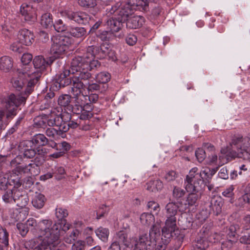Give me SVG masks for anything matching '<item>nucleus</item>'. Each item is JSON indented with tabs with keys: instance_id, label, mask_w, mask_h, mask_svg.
I'll use <instances>...</instances> for the list:
<instances>
[{
	"instance_id": "obj_41",
	"label": "nucleus",
	"mask_w": 250,
	"mask_h": 250,
	"mask_svg": "<svg viewBox=\"0 0 250 250\" xmlns=\"http://www.w3.org/2000/svg\"><path fill=\"white\" fill-rule=\"evenodd\" d=\"M40 77L41 74H38L37 76L31 79L28 81L27 87L24 91L25 95H27L28 97L29 95L32 92L34 86L39 83Z\"/></svg>"
},
{
	"instance_id": "obj_49",
	"label": "nucleus",
	"mask_w": 250,
	"mask_h": 250,
	"mask_svg": "<svg viewBox=\"0 0 250 250\" xmlns=\"http://www.w3.org/2000/svg\"><path fill=\"white\" fill-rule=\"evenodd\" d=\"M79 234L80 231L77 229H74L70 233L66 234L64 240L68 244H71L78 238Z\"/></svg>"
},
{
	"instance_id": "obj_3",
	"label": "nucleus",
	"mask_w": 250,
	"mask_h": 250,
	"mask_svg": "<svg viewBox=\"0 0 250 250\" xmlns=\"http://www.w3.org/2000/svg\"><path fill=\"white\" fill-rule=\"evenodd\" d=\"M141 0H127L125 4L122 5L118 2L111 7L106 8V11L116 18L125 22L127 19L131 16L134 10L146 12L147 6L142 5Z\"/></svg>"
},
{
	"instance_id": "obj_15",
	"label": "nucleus",
	"mask_w": 250,
	"mask_h": 250,
	"mask_svg": "<svg viewBox=\"0 0 250 250\" xmlns=\"http://www.w3.org/2000/svg\"><path fill=\"white\" fill-rule=\"evenodd\" d=\"M165 226L162 229V239L166 240V243L168 239H170L172 233L174 232L176 228V217L167 216Z\"/></svg>"
},
{
	"instance_id": "obj_6",
	"label": "nucleus",
	"mask_w": 250,
	"mask_h": 250,
	"mask_svg": "<svg viewBox=\"0 0 250 250\" xmlns=\"http://www.w3.org/2000/svg\"><path fill=\"white\" fill-rule=\"evenodd\" d=\"M2 201L6 204H14L20 208L25 207L28 203L29 198L27 193L20 189L11 190L9 189L8 192L1 193Z\"/></svg>"
},
{
	"instance_id": "obj_45",
	"label": "nucleus",
	"mask_w": 250,
	"mask_h": 250,
	"mask_svg": "<svg viewBox=\"0 0 250 250\" xmlns=\"http://www.w3.org/2000/svg\"><path fill=\"white\" fill-rule=\"evenodd\" d=\"M96 35L102 41H109L114 37V34L110 31L99 30Z\"/></svg>"
},
{
	"instance_id": "obj_28",
	"label": "nucleus",
	"mask_w": 250,
	"mask_h": 250,
	"mask_svg": "<svg viewBox=\"0 0 250 250\" xmlns=\"http://www.w3.org/2000/svg\"><path fill=\"white\" fill-rule=\"evenodd\" d=\"M123 23H124L123 21L116 18L114 16L108 19L106 22L108 28L113 34L114 32H117L121 29Z\"/></svg>"
},
{
	"instance_id": "obj_33",
	"label": "nucleus",
	"mask_w": 250,
	"mask_h": 250,
	"mask_svg": "<svg viewBox=\"0 0 250 250\" xmlns=\"http://www.w3.org/2000/svg\"><path fill=\"white\" fill-rule=\"evenodd\" d=\"M180 207L181 206L175 201H172L167 204L165 207L166 216L175 217L178 210H180Z\"/></svg>"
},
{
	"instance_id": "obj_25",
	"label": "nucleus",
	"mask_w": 250,
	"mask_h": 250,
	"mask_svg": "<svg viewBox=\"0 0 250 250\" xmlns=\"http://www.w3.org/2000/svg\"><path fill=\"white\" fill-rule=\"evenodd\" d=\"M26 75L28 74L26 73H20L17 77H14L11 79V83L16 90L20 91L26 83L27 80L25 79Z\"/></svg>"
},
{
	"instance_id": "obj_26",
	"label": "nucleus",
	"mask_w": 250,
	"mask_h": 250,
	"mask_svg": "<svg viewBox=\"0 0 250 250\" xmlns=\"http://www.w3.org/2000/svg\"><path fill=\"white\" fill-rule=\"evenodd\" d=\"M72 97L68 94H62L59 96L58 99V103L61 106L66 108V109L71 110L74 113L79 114L75 111V108H72V106L70 104Z\"/></svg>"
},
{
	"instance_id": "obj_58",
	"label": "nucleus",
	"mask_w": 250,
	"mask_h": 250,
	"mask_svg": "<svg viewBox=\"0 0 250 250\" xmlns=\"http://www.w3.org/2000/svg\"><path fill=\"white\" fill-rule=\"evenodd\" d=\"M80 111L81 112V114L80 116V119L81 120H87L92 118L93 116V114L92 112V111H90L89 110H83L82 109L83 106H80Z\"/></svg>"
},
{
	"instance_id": "obj_32",
	"label": "nucleus",
	"mask_w": 250,
	"mask_h": 250,
	"mask_svg": "<svg viewBox=\"0 0 250 250\" xmlns=\"http://www.w3.org/2000/svg\"><path fill=\"white\" fill-rule=\"evenodd\" d=\"M30 141L36 147L45 146L48 143V139L44 134L41 133L34 135Z\"/></svg>"
},
{
	"instance_id": "obj_29",
	"label": "nucleus",
	"mask_w": 250,
	"mask_h": 250,
	"mask_svg": "<svg viewBox=\"0 0 250 250\" xmlns=\"http://www.w3.org/2000/svg\"><path fill=\"white\" fill-rule=\"evenodd\" d=\"M246 220L249 221V223L244 229L242 235L239 238V242L246 246H250V216L246 217Z\"/></svg>"
},
{
	"instance_id": "obj_19",
	"label": "nucleus",
	"mask_w": 250,
	"mask_h": 250,
	"mask_svg": "<svg viewBox=\"0 0 250 250\" xmlns=\"http://www.w3.org/2000/svg\"><path fill=\"white\" fill-rule=\"evenodd\" d=\"M53 57L45 58L43 56L39 55L36 56L33 60V63L36 69H40L41 72L44 70L48 66L52 64L54 62Z\"/></svg>"
},
{
	"instance_id": "obj_47",
	"label": "nucleus",
	"mask_w": 250,
	"mask_h": 250,
	"mask_svg": "<svg viewBox=\"0 0 250 250\" xmlns=\"http://www.w3.org/2000/svg\"><path fill=\"white\" fill-rule=\"evenodd\" d=\"M155 218L154 215L149 213H143L140 216V221L144 225L149 226L154 222Z\"/></svg>"
},
{
	"instance_id": "obj_7",
	"label": "nucleus",
	"mask_w": 250,
	"mask_h": 250,
	"mask_svg": "<svg viewBox=\"0 0 250 250\" xmlns=\"http://www.w3.org/2000/svg\"><path fill=\"white\" fill-rule=\"evenodd\" d=\"M27 96L24 93L18 95L10 94L5 100L6 118L11 119L17 114L18 107L20 105L25 104Z\"/></svg>"
},
{
	"instance_id": "obj_63",
	"label": "nucleus",
	"mask_w": 250,
	"mask_h": 250,
	"mask_svg": "<svg viewBox=\"0 0 250 250\" xmlns=\"http://www.w3.org/2000/svg\"><path fill=\"white\" fill-rule=\"evenodd\" d=\"M235 241L234 240L227 239L222 243L221 249L222 250H229L233 246Z\"/></svg>"
},
{
	"instance_id": "obj_53",
	"label": "nucleus",
	"mask_w": 250,
	"mask_h": 250,
	"mask_svg": "<svg viewBox=\"0 0 250 250\" xmlns=\"http://www.w3.org/2000/svg\"><path fill=\"white\" fill-rule=\"evenodd\" d=\"M68 215V211L67 209L65 208H58L56 209V217L59 221L61 220L62 221V222L66 221V220L64 218H66Z\"/></svg>"
},
{
	"instance_id": "obj_21",
	"label": "nucleus",
	"mask_w": 250,
	"mask_h": 250,
	"mask_svg": "<svg viewBox=\"0 0 250 250\" xmlns=\"http://www.w3.org/2000/svg\"><path fill=\"white\" fill-rule=\"evenodd\" d=\"M34 37L33 32L25 28L20 29L18 35L20 42L26 46H30L33 43Z\"/></svg>"
},
{
	"instance_id": "obj_62",
	"label": "nucleus",
	"mask_w": 250,
	"mask_h": 250,
	"mask_svg": "<svg viewBox=\"0 0 250 250\" xmlns=\"http://www.w3.org/2000/svg\"><path fill=\"white\" fill-rule=\"evenodd\" d=\"M195 154L198 161L200 163L202 162L206 156L205 151L201 148H198L195 151Z\"/></svg>"
},
{
	"instance_id": "obj_18",
	"label": "nucleus",
	"mask_w": 250,
	"mask_h": 250,
	"mask_svg": "<svg viewBox=\"0 0 250 250\" xmlns=\"http://www.w3.org/2000/svg\"><path fill=\"white\" fill-rule=\"evenodd\" d=\"M25 223L29 231H30L34 235L37 236L39 235L42 230L40 227L41 223H42V226H44L45 224L47 225V223H49V222H48V220H42L37 223L35 219L30 218Z\"/></svg>"
},
{
	"instance_id": "obj_55",
	"label": "nucleus",
	"mask_w": 250,
	"mask_h": 250,
	"mask_svg": "<svg viewBox=\"0 0 250 250\" xmlns=\"http://www.w3.org/2000/svg\"><path fill=\"white\" fill-rule=\"evenodd\" d=\"M53 27L58 32H63L67 29V26L61 19L56 21V22L54 23Z\"/></svg>"
},
{
	"instance_id": "obj_11",
	"label": "nucleus",
	"mask_w": 250,
	"mask_h": 250,
	"mask_svg": "<svg viewBox=\"0 0 250 250\" xmlns=\"http://www.w3.org/2000/svg\"><path fill=\"white\" fill-rule=\"evenodd\" d=\"M157 240L150 237L147 233L140 235L138 239H136L132 250H151L156 245Z\"/></svg>"
},
{
	"instance_id": "obj_39",
	"label": "nucleus",
	"mask_w": 250,
	"mask_h": 250,
	"mask_svg": "<svg viewBox=\"0 0 250 250\" xmlns=\"http://www.w3.org/2000/svg\"><path fill=\"white\" fill-rule=\"evenodd\" d=\"M41 25L46 28H51L54 25L53 16L50 13H45L41 17Z\"/></svg>"
},
{
	"instance_id": "obj_12",
	"label": "nucleus",
	"mask_w": 250,
	"mask_h": 250,
	"mask_svg": "<svg viewBox=\"0 0 250 250\" xmlns=\"http://www.w3.org/2000/svg\"><path fill=\"white\" fill-rule=\"evenodd\" d=\"M245 147L244 146L243 148H239V149H236L235 147L229 145L222 148L221 150V153L225 156L228 161H231L236 158L244 159V157H248L247 154L246 153V149L244 148Z\"/></svg>"
},
{
	"instance_id": "obj_44",
	"label": "nucleus",
	"mask_w": 250,
	"mask_h": 250,
	"mask_svg": "<svg viewBox=\"0 0 250 250\" xmlns=\"http://www.w3.org/2000/svg\"><path fill=\"white\" fill-rule=\"evenodd\" d=\"M55 96V93L50 90L49 92L47 93L44 97L43 102L45 106L43 107L42 105H41L42 109L48 108L49 107L53 105L54 102V98Z\"/></svg>"
},
{
	"instance_id": "obj_23",
	"label": "nucleus",
	"mask_w": 250,
	"mask_h": 250,
	"mask_svg": "<svg viewBox=\"0 0 250 250\" xmlns=\"http://www.w3.org/2000/svg\"><path fill=\"white\" fill-rule=\"evenodd\" d=\"M125 21L127 28L137 29L142 27L144 23V19L140 16H130Z\"/></svg>"
},
{
	"instance_id": "obj_24",
	"label": "nucleus",
	"mask_w": 250,
	"mask_h": 250,
	"mask_svg": "<svg viewBox=\"0 0 250 250\" xmlns=\"http://www.w3.org/2000/svg\"><path fill=\"white\" fill-rule=\"evenodd\" d=\"M33 7L30 4L22 3L20 8L22 15L24 16V20L27 21H34L36 18L33 14Z\"/></svg>"
},
{
	"instance_id": "obj_9",
	"label": "nucleus",
	"mask_w": 250,
	"mask_h": 250,
	"mask_svg": "<svg viewBox=\"0 0 250 250\" xmlns=\"http://www.w3.org/2000/svg\"><path fill=\"white\" fill-rule=\"evenodd\" d=\"M21 184L20 173H18L14 168L12 170L8 179L4 177L0 178V191L2 193L8 192L9 189L11 190L18 189Z\"/></svg>"
},
{
	"instance_id": "obj_10",
	"label": "nucleus",
	"mask_w": 250,
	"mask_h": 250,
	"mask_svg": "<svg viewBox=\"0 0 250 250\" xmlns=\"http://www.w3.org/2000/svg\"><path fill=\"white\" fill-rule=\"evenodd\" d=\"M48 125L49 126H58L59 136L62 138L66 137L65 133L69 129L67 121H66L63 113L51 116L50 119L48 120Z\"/></svg>"
},
{
	"instance_id": "obj_50",
	"label": "nucleus",
	"mask_w": 250,
	"mask_h": 250,
	"mask_svg": "<svg viewBox=\"0 0 250 250\" xmlns=\"http://www.w3.org/2000/svg\"><path fill=\"white\" fill-rule=\"evenodd\" d=\"M238 228L239 227L237 225H230L227 229V239L234 240L236 241L237 238L236 231Z\"/></svg>"
},
{
	"instance_id": "obj_1",
	"label": "nucleus",
	"mask_w": 250,
	"mask_h": 250,
	"mask_svg": "<svg viewBox=\"0 0 250 250\" xmlns=\"http://www.w3.org/2000/svg\"><path fill=\"white\" fill-rule=\"evenodd\" d=\"M78 60H72L69 69L63 68L57 73L53 80L51 88L58 91L61 88L70 85V92L76 100H78L86 88V85L80 79L78 70Z\"/></svg>"
},
{
	"instance_id": "obj_42",
	"label": "nucleus",
	"mask_w": 250,
	"mask_h": 250,
	"mask_svg": "<svg viewBox=\"0 0 250 250\" xmlns=\"http://www.w3.org/2000/svg\"><path fill=\"white\" fill-rule=\"evenodd\" d=\"M128 235L125 230H122L118 231L116 234L115 241L119 242L124 245L126 248H129V244L127 241Z\"/></svg>"
},
{
	"instance_id": "obj_16",
	"label": "nucleus",
	"mask_w": 250,
	"mask_h": 250,
	"mask_svg": "<svg viewBox=\"0 0 250 250\" xmlns=\"http://www.w3.org/2000/svg\"><path fill=\"white\" fill-rule=\"evenodd\" d=\"M64 15L69 20L82 24L88 23L90 19V16L83 12L65 11L64 12Z\"/></svg>"
},
{
	"instance_id": "obj_57",
	"label": "nucleus",
	"mask_w": 250,
	"mask_h": 250,
	"mask_svg": "<svg viewBox=\"0 0 250 250\" xmlns=\"http://www.w3.org/2000/svg\"><path fill=\"white\" fill-rule=\"evenodd\" d=\"M63 114L64 117L66 116V121H67V125L69 129H75L79 126V124L74 121L71 120V115L67 112H64Z\"/></svg>"
},
{
	"instance_id": "obj_31",
	"label": "nucleus",
	"mask_w": 250,
	"mask_h": 250,
	"mask_svg": "<svg viewBox=\"0 0 250 250\" xmlns=\"http://www.w3.org/2000/svg\"><path fill=\"white\" fill-rule=\"evenodd\" d=\"M13 66L12 59L9 56H3L0 59V69L5 72H9Z\"/></svg>"
},
{
	"instance_id": "obj_14",
	"label": "nucleus",
	"mask_w": 250,
	"mask_h": 250,
	"mask_svg": "<svg viewBox=\"0 0 250 250\" xmlns=\"http://www.w3.org/2000/svg\"><path fill=\"white\" fill-rule=\"evenodd\" d=\"M208 234L205 230H201L192 243V250H205L208 248L210 242L208 241Z\"/></svg>"
},
{
	"instance_id": "obj_48",
	"label": "nucleus",
	"mask_w": 250,
	"mask_h": 250,
	"mask_svg": "<svg viewBox=\"0 0 250 250\" xmlns=\"http://www.w3.org/2000/svg\"><path fill=\"white\" fill-rule=\"evenodd\" d=\"M110 74L107 72H102L97 75L96 81L100 83L106 84L110 81Z\"/></svg>"
},
{
	"instance_id": "obj_38",
	"label": "nucleus",
	"mask_w": 250,
	"mask_h": 250,
	"mask_svg": "<svg viewBox=\"0 0 250 250\" xmlns=\"http://www.w3.org/2000/svg\"><path fill=\"white\" fill-rule=\"evenodd\" d=\"M86 85V89L88 90L89 91L93 92V91H98L100 93H102L105 91L108 87V84H102V83H88V86L87 84H84Z\"/></svg>"
},
{
	"instance_id": "obj_64",
	"label": "nucleus",
	"mask_w": 250,
	"mask_h": 250,
	"mask_svg": "<svg viewBox=\"0 0 250 250\" xmlns=\"http://www.w3.org/2000/svg\"><path fill=\"white\" fill-rule=\"evenodd\" d=\"M85 247L84 241L78 240L72 245L71 250H84Z\"/></svg>"
},
{
	"instance_id": "obj_52",
	"label": "nucleus",
	"mask_w": 250,
	"mask_h": 250,
	"mask_svg": "<svg viewBox=\"0 0 250 250\" xmlns=\"http://www.w3.org/2000/svg\"><path fill=\"white\" fill-rule=\"evenodd\" d=\"M147 209L150 212L149 213L158 214L160 210L159 204L153 201H149L147 204Z\"/></svg>"
},
{
	"instance_id": "obj_20",
	"label": "nucleus",
	"mask_w": 250,
	"mask_h": 250,
	"mask_svg": "<svg viewBox=\"0 0 250 250\" xmlns=\"http://www.w3.org/2000/svg\"><path fill=\"white\" fill-rule=\"evenodd\" d=\"M223 205L221 198L217 196H213L210 198L208 203L209 208L208 213H212L213 215L218 216L222 212V207Z\"/></svg>"
},
{
	"instance_id": "obj_17",
	"label": "nucleus",
	"mask_w": 250,
	"mask_h": 250,
	"mask_svg": "<svg viewBox=\"0 0 250 250\" xmlns=\"http://www.w3.org/2000/svg\"><path fill=\"white\" fill-rule=\"evenodd\" d=\"M186 185H187V181L185 180V188L187 192H190L188 193L186 197L185 202H183V206L185 209H187L189 207L196 206L197 205L198 200L201 198L202 191L196 192L193 191L192 189H188L187 188Z\"/></svg>"
},
{
	"instance_id": "obj_56",
	"label": "nucleus",
	"mask_w": 250,
	"mask_h": 250,
	"mask_svg": "<svg viewBox=\"0 0 250 250\" xmlns=\"http://www.w3.org/2000/svg\"><path fill=\"white\" fill-rule=\"evenodd\" d=\"M53 174L56 179L61 180L64 177L65 174L64 168L62 167H56Z\"/></svg>"
},
{
	"instance_id": "obj_46",
	"label": "nucleus",
	"mask_w": 250,
	"mask_h": 250,
	"mask_svg": "<svg viewBox=\"0 0 250 250\" xmlns=\"http://www.w3.org/2000/svg\"><path fill=\"white\" fill-rule=\"evenodd\" d=\"M98 0H78L79 5L84 9L94 8L97 5Z\"/></svg>"
},
{
	"instance_id": "obj_2",
	"label": "nucleus",
	"mask_w": 250,
	"mask_h": 250,
	"mask_svg": "<svg viewBox=\"0 0 250 250\" xmlns=\"http://www.w3.org/2000/svg\"><path fill=\"white\" fill-rule=\"evenodd\" d=\"M49 223L40 227L42 231L38 235L41 237L42 241L39 242L36 239H33L27 243V247L32 250H55V249L60 243V239L62 225L55 223L52 225V222L48 220Z\"/></svg>"
},
{
	"instance_id": "obj_22",
	"label": "nucleus",
	"mask_w": 250,
	"mask_h": 250,
	"mask_svg": "<svg viewBox=\"0 0 250 250\" xmlns=\"http://www.w3.org/2000/svg\"><path fill=\"white\" fill-rule=\"evenodd\" d=\"M187 190L179 187L174 186L172 189V197L174 200L180 206L183 207L185 201Z\"/></svg>"
},
{
	"instance_id": "obj_60",
	"label": "nucleus",
	"mask_w": 250,
	"mask_h": 250,
	"mask_svg": "<svg viewBox=\"0 0 250 250\" xmlns=\"http://www.w3.org/2000/svg\"><path fill=\"white\" fill-rule=\"evenodd\" d=\"M17 229H18L19 233L22 236L24 237L29 231L27 227L25 225V223H18L17 225Z\"/></svg>"
},
{
	"instance_id": "obj_36",
	"label": "nucleus",
	"mask_w": 250,
	"mask_h": 250,
	"mask_svg": "<svg viewBox=\"0 0 250 250\" xmlns=\"http://www.w3.org/2000/svg\"><path fill=\"white\" fill-rule=\"evenodd\" d=\"M110 49V45L109 44L105 43H102L98 46V50L94 52V54H96V58L100 59H105L106 55Z\"/></svg>"
},
{
	"instance_id": "obj_37",
	"label": "nucleus",
	"mask_w": 250,
	"mask_h": 250,
	"mask_svg": "<svg viewBox=\"0 0 250 250\" xmlns=\"http://www.w3.org/2000/svg\"><path fill=\"white\" fill-rule=\"evenodd\" d=\"M88 41L90 45L87 47L85 53H90L94 54V52L98 50V46H99V38L96 35V36L90 37Z\"/></svg>"
},
{
	"instance_id": "obj_35",
	"label": "nucleus",
	"mask_w": 250,
	"mask_h": 250,
	"mask_svg": "<svg viewBox=\"0 0 250 250\" xmlns=\"http://www.w3.org/2000/svg\"><path fill=\"white\" fill-rule=\"evenodd\" d=\"M46 201V198L43 194L36 192L32 200V204L35 208L41 209L44 206Z\"/></svg>"
},
{
	"instance_id": "obj_27",
	"label": "nucleus",
	"mask_w": 250,
	"mask_h": 250,
	"mask_svg": "<svg viewBox=\"0 0 250 250\" xmlns=\"http://www.w3.org/2000/svg\"><path fill=\"white\" fill-rule=\"evenodd\" d=\"M9 245V232L0 224V250H7Z\"/></svg>"
},
{
	"instance_id": "obj_61",
	"label": "nucleus",
	"mask_w": 250,
	"mask_h": 250,
	"mask_svg": "<svg viewBox=\"0 0 250 250\" xmlns=\"http://www.w3.org/2000/svg\"><path fill=\"white\" fill-rule=\"evenodd\" d=\"M50 127L47 128L45 131V134L49 137L53 139H55L59 136V132L58 129L50 126Z\"/></svg>"
},
{
	"instance_id": "obj_4",
	"label": "nucleus",
	"mask_w": 250,
	"mask_h": 250,
	"mask_svg": "<svg viewBox=\"0 0 250 250\" xmlns=\"http://www.w3.org/2000/svg\"><path fill=\"white\" fill-rule=\"evenodd\" d=\"M211 179L210 168L206 167L198 171V168L194 167L190 170L188 174L186 176V188L196 192L202 191L205 185L210 183Z\"/></svg>"
},
{
	"instance_id": "obj_54",
	"label": "nucleus",
	"mask_w": 250,
	"mask_h": 250,
	"mask_svg": "<svg viewBox=\"0 0 250 250\" xmlns=\"http://www.w3.org/2000/svg\"><path fill=\"white\" fill-rule=\"evenodd\" d=\"M160 226L159 224H153L149 230V236L157 240V237L160 235Z\"/></svg>"
},
{
	"instance_id": "obj_13",
	"label": "nucleus",
	"mask_w": 250,
	"mask_h": 250,
	"mask_svg": "<svg viewBox=\"0 0 250 250\" xmlns=\"http://www.w3.org/2000/svg\"><path fill=\"white\" fill-rule=\"evenodd\" d=\"M36 146L30 140H24L20 143L18 148L23 158L32 159L36 155Z\"/></svg>"
},
{
	"instance_id": "obj_51",
	"label": "nucleus",
	"mask_w": 250,
	"mask_h": 250,
	"mask_svg": "<svg viewBox=\"0 0 250 250\" xmlns=\"http://www.w3.org/2000/svg\"><path fill=\"white\" fill-rule=\"evenodd\" d=\"M32 168H35V165L30 163L28 165H21L17 166L15 167V169L16 170L18 171V173L21 174L22 172L24 173H30L31 174H32Z\"/></svg>"
},
{
	"instance_id": "obj_59",
	"label": "nucleus",
	"mask_w": 250,
	"mask_h": 250,
	"mask_svg": "<svg viewBox=\"0 0 250 250\" xmlns=\"http://www.w3.org/2000/svg\"><path fill=\"white\" fill-rule=\"evenodd\" d=\"M25 117L24 114H21L19 118H18L17 121L16 122L14 125L13 127L9 130V132L11 134L15 132L18 128L21 126V124L22 123L24 118Z\"/></svg>"
},
{
	"instance_id": "obj_5",
	"label": "nucleus",
	"mask_w": 250,
	"mask_h": 250,
	"mask_svg": "<svg viewBox=\"0 0 250 250\" xmlns=\"http://www.w3.org/2000/svg\"><path fill=\"white\" fill-rule=\"evenodd\" d=\"M96 57V54L90 53H84L82 56H77L73 58V60H78V74L82 81L89 80L92 75L89 71L100 66L99 62L94 60Z\"/></svg>"
},
{
	"instance_id": "obj_43",
	"label": "nucleus",
	"mask_w": 250,
	"mask_h": 250,
	"mask_svg": "<svg viewBox=\"0 0 250 250\" xmlns=\"http://www.w3.org/2000/svg\"><path fill=\"white\" fill-rule=\"evenodd\" d=\"M96 235L103 242H106L109 234L108 229L100 227L95 230Z\"/></svg>"
},
{
	"instance_id": "obj_40",
	"label": "nucleus",
	"mask_w": 250,
	"mask_h": 250,
	"mask_svg": "<svg viewBox=\"0 0 250 250\" xmlns=\"http://www.w3.org/2000/svg\"><path fill=\"white\" fill-rule=\"evenodd\" d=\"M50 117L46 118V116H37L33 120V126L35 128H45L48 125V120Z\"/></svg>"
},
{
	"instance_id": "obj_34",
	"label": "nucleus",
	"mask_w": 250,
	"mask_h": 250,
	"mask_svg": "<svg viewBox=\"0 0 250 250\" xmlns=\"http://www.w3.org/2000/svg\"><path fill=\"white\" fill-rule=\"evenodd\" d=\"M244 140L245 138H243L240 135L235 136L232 139L229 146L235 147L236 149H238L239 148H243L244 146H245L244 148L247 151L249 150V149L250 148V146H247V144L244 145Z\"/></svg>"
},
{
	"instance_id": "obj_30",
	"label": "nucleus",
	"mask_w": 250,
	"mask_h": 250,
	"mask_svg": "<svg viewBox=\"0 0 250 250\" xmlns=\"http://www.w3.org/2000/svg\"><path fill=\"white\" fill-rule=\"evenodd\" d=\"M68 34L77 39H83L87 35V31L83 27H71L68 31Z\"/></svg>"
},
{
	"instance_id": "obj_8",
	"label": "nucleus",
	"mask_w": 250,
	"mask_h": 250,
	"mask_svg": "<svg viewBox=\"0 0 250 250\" xmlns=\"http://www.w3.org/2000/svg\"><path fill=\"white\" fill-rule=\"evenodd\" d=\"M52 42L50 53L54 59L62 57L64 55L69 46L71 45V39L64 36H57L51 38Z\"/></svg>"
}]
</instances>
